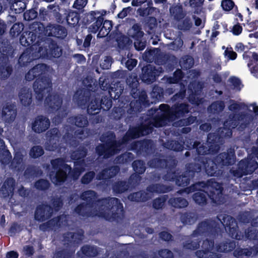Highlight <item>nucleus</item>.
Masks as SVG:
<instances>
[{
  "label": "nucleus",
  "mask_w": 258,
  "mask_h": 258,
  "mask_svg": "<svg viewBox=\"0 0 258 258\" xmlns=\"http://www.w3.org/2000/svg\"><path fill=\"white\" fill-rule=\"evenodd\" d=\"M230 120L224 123V127L219 128L214 133H209L207 136V145L210 146L212 152H218L220 144L224 138L231 137L232 129L237 127L238 131L242 132L247 130L248 132L252 131L255 127L254 116L248 113L242 112L229 115Z\"/></svg>",
  "instance_id": "nucleus-1"
},
{
  "label": "nucleus",
  "mask_w": 258,
  "mask_h": 258,
  "mask_svg": "<svg viewBox=\"0 0 258 258\" xmlns=\"http://www.w3.org/2000/svg\"><path fill=\"white\" fill-rule=\"evenodd\" d=\"M126 84L131 90L130 94L134 99L124 103L121 107H114L113 115L115 120L120 119L124 114V108L129 118H134L141 112L144 108L150 106L151 102L148 99L147 92L144 90L140 91L139 79L136 74H132L126 79Z\"/></svg>",
  "instance_id": "nucleus-2"
},
{
  "label": "nucleus",
  "mask_w": 258,
  "mask_h": 258,
  "mask_svg": "<svg viewBox=\"0 0 258 258\" xmlns=\"http://www.w3.org/2000/svg\"><path fill=\"white\" fill-rule=\"evenodd\" d=\"M97 192L92 190H88L83 192L80 198L86 202L85 204L90 209H96L98 212L111 213L112 220L118 218L119 215L123 212V207L119 199L116 198H102L97 199Z\"/></svg>",
  "instance_id": "nucleus-3"
},
{
  "label": "nucleus",
  "mask_w": 258,
  "mask_h": 258,
  "mask_svg": "<svg viewBox=\"0 0 258 258\" xmlns=\"http://www.w3.org/2000/svg\"><path fill=\"white\" fill-rule=\"evenodd\" d=\"M49 67L45 63H38L34 66L25 74L27 81H32L35 79L33 88L38 101H42L46 92L52 88V80L48 74Z\"/></svg>",
  "instance_id": "nucleus-4"
},
{
  "label": "nucleus",
  "mask_w": 258,
  "mask_h": 258,
  "mask_svg": "<svg viewBox=\"0 0 258 258\" xmlns=\"http://www.w3.org/2000/svg\"><path fill=\"white\" fill-rule=\"evenodd\" d=\"M30 35V43H35L39 52L40 51V57L48 59L57 58L62 53V49L57 43L51 39L45 37L44 30H42L38 35L36 32H29ZM29 39V38H28Z\"/></svg>",
  "instance_id": "nucleus-5"
},
{
  "label": "nucleus",
  "mask_w": 258,
  "mask_h": 258,
  "mask_svg": "<svg viewBox=\"0 0 258 258\" xmlns=\"http://www.w3.org/2000/svg\"><path fill=\"white\" fill-rule=\"evenodd\" d=\"M222 224L228 231L229 236L237 240H252L258 242V230L251 227L242 229L240 231L235 219L231 216L225 215L221 219L219 218Z\"/></svg>",
  "instance_id": "nucleus-6"
},
{
  "label": "nucleus",
  "mask_w": 258,
  "mask_h": 258,
  "mask_svg": "<svg viewBox=\"0 0 258 258\" xmlns=\"http://www.w3.org/2000/svg\"><path fill=\"white\" fill-rule=\"evenodd\" d=\"M99 144L95 148V151L98 157L108 159L120 153L123 145H126L120 140H116V135L113 132L108 131L102 135Z\"/></svg>",
  "instance_id": "nucleus-7"
},
{
  "label": "nucleus",
  "mask_w": 258,
  "mask_h": 258,
  "mask_svg": "<svg viewBox=\"0 0 258 258\" xmlns=\"http://www.w3.org/2000/svg\"><path fill=\"white\" fill-rule=\"evenodd\" d=\"M202 171V165L197 162L189 163L186 165V170L179 174L177 171L174 170L168 171L164 176L165 180L175 181L178 186L185 187L188 185L190 180L193 179L195 176L201 175Z\"/></svg>",
  "instance_id": "nucleus-8"
},
{
  "label": "nucleus",
  "mask_w": 258,
  "mask_h": 258,
  "mask_svg": "<svg viewBox=\"0 0 258 258\" xmlns=\"http://www.w3.org/2000/svg\"><path fill=\"white\" fill-rule=\"evenodd\" d=\"M207 188L208 197L211 201L215 204H221L223 203V188L222 185L213 178L208 180L206 182H198L188 187V192H194L202 190L201 188Z\"/></svg>",
  "instance_id": "nucleus-9"
},
{
  "label": "nucleus",
  "mask_w": 258,
  "mask_h": 258,
  "mask_svg": "<svg viewBox=\"0 0 258 258\" xmlns=\"http://www.w3.org/2000/svg\"><path fill=\"white\" fill-rule=\"evenodd\" d=\"M30 31L24 32L20 36V43L24 47H27L18 59V63L21 67H27L30 62L40 58V51H38L35 43L29 42V39L31 38L29 35Z\"/></svg>",
  "instance_id": "nucleus-10"
},
{
  "label": "nucleus",
  "mask_w": 258,
  "mask_h": 258,
  "mask_svg": "<svg viewBox=\"0 0 258 258\" xmlns=\"http://www.w3.org/2000/svg\"><path fill=\"white\" fill-rule=\"evenodd\" d=\"M106 14V11H103L101 13L99 11H91L88 13H86L82 16V23L84 25H90L88 27V31L93 33H96L99 30H100L98 34L99 35L103 29L106 30L105 25L108 24L109 27L108 29L112 27L111 21L105 20L104 21L103 16Z\"/></svg>",
  "instance_id": "nucleus-11"
},
{
  "label": "nucleus",
  "mask_w": 258,
  "mask_h": 258,
  "mask_svg": "<svg viewBox=\"0 0 258 258\" xmlns=\"http://www.w3.org/2000/svg\"><path fill=\"white\" fill-rule=\"evenodd\" d=\"M13 48L7 39L0 38V78L8 79L13 72L12 66L10 63L9 56H13Z\"/></svg>",
  "instance_id": "nucleus-12"
},
{
  "label": "nucleus",
  "mask_w": 258,
  "mask_h": 258,
  "mask_svg": "<svg viewBox=\"0 0 258 258\" xmlns=\"http://www.w3.org/2000/svg\"><path fill=\"white\" fill-rule=\"evenodd\" d=\"M34 29L29 32H36L37 35L44 30L45 37H53L59 39H63L68 34L67 29L58 24H49L45 27L41 23H37L33 24Z\"/></svg>",
  "instance_id": "nucleus-13"
},
{
  "label": "nucleus",
  "mask_w": 258,
  "mask_h": 258,
  "mask_svg": "<svg viewBox=\"0 0 258 258\" xmlns=\"http://www.w3.org/2000/svg\"><path fill=\"white\" fill-rule=\"evenodd\" d=\"M50 163L54 168L59 166H62V168L68 171L69 177L74 180H77L81 174L85 171L86 166V162L83 161H74V167H72L65 163V160L62 158H57L50 161Z\"/></svg>",
  "instance_id": "nucleus-14"
},
{
  "label": "nucleus",
  "mask_w": 258,
  "mask_h": 258,
  "mask_svg": "<svg viewBox=\"0 0 258 258\" xmlns=\"http://www.w3.org/2000/svg\"><path fill=\"white\" fill-rule=\"evenodd\" d=\"M249 48L242 42L236 43L235 50L239 53L244 52L242 56L243 59L248 61L247 66L251 74L256 78H258V54L256 52L249 51Z\"/></svg>",
  "instance_id": "nucleus-15"
},
{
  "label": "nucleus",
  "mask_w": 258,
  "mask_h": 258,
  "mask_svg": "<svg viewBox=\"0 0 258 258\" xmlns=\"http://www.w3.org/2000/svg\"><path fill=\"white\" fill-rule=\"evenodd\" d=\"M74 212L79 216L83 218L98 217L103 218L107 221L112 220V215L111 213L98 212L96 209H90L84 202L78 205L74 209Z\"/></svg>",
  "instance_id": "nucleus-16"
},
{
  "label": "nucleus",
  "mask_w": 258,
  "mask_h": 258,
  "mask_svg": "<svg viewBox=\"0 0 258 258\" xmlns=\"http://www.w3.org/2000/svg\"><path fill=\"white\" fill-rule=\"evenodd\" d=\"M218 233L217 227L215 223L210 220H205L200 222L191 235L193 237L198 236L214 237Z\"/></svg>",
  "instance_id": "nucleus-17"
},
{
  "label": "nucleus",
  "mask_w": 258,
  "mask_h": 258,
  "mask_svg": "<svg viewBox=\"0 0 258 258\" xmlns=\"http://www.w3.org/2000/svg\"><path fill=\"white\" fill-rule=\"evenodd\" d=\"M177 164V161L173 158L165 159L164 157L160 154L153 158L148 162V166L153 168L165 169L167 172L172 171Z\"/></svg>",
  "instance_id": "nucleus-18"
},
{
  "label": "nucleus",
  "mask_w": 258,
  "mask_h": 258,
  "mask_svg": "<svg viewBox=\"0 0 258 258\" xmlns=\"http://www.w3.org/2000/svg\"><path fill=\"white\" fill-rule=\"evenodd\" d=\"M153 141L151 139H144L135 141L130 145V149L136 152L137 155H150L154 150Z\"/></svg>",
  "instance_id": "nucleus-19"
},
{
  "label": "nucleus",
  "mask_w": 258,
  "mask_h": 258,
  "mask_svg": "<svg viewBox=\"0 0 258 258\" xmlns=\"http://www.w3.org/2000/svg\"><path fill=\"white\" fill-rule=\"evenodd\" d=\"M61 134L56 127L51 128L46 133L47 141L45 149L49 151H59L61 150Z\"/></svg>",
  "instance_id": "nucleus-20"
},
{
  "label": "nucleus",
  "mask_w": 258,
  "mask_h": 258,
  "mask_svg": "<svg viewBox=\"0 0 258 258\" xmlns=\"http://www.w3.org/2000/svg\"><path fill=\"white\" fill-rule=\"evenodd\" d=\"M214 239L204 240L202 245V249L198 250L195 254L198 258H221V254L212 250L214 248Z\"/></svg>",
  "instance_id": "nucleus-21"
},
{
  "label": "nucleus",
  "mask_w": 258,
  "mask_h": 258,
  "mask_svg": "<svg viewBox=\"0 0 258 258\" xmlns=\"http://www.w3.org/2000/svg\"><path fill=\"white\" fill-rule=\"evenodd\" d=\"M198 163L201 164L202 169L203 168L206 174L209 176H218L221 170L218 169V164L214 159L204 157H199Z\"/></svg>",
  "instance_id": "nucleus-22"
},
{
  "label": "nucleus",
  "mask_w": 258,
  "mask_h": 258,
  "mask_svg": "<svg viewBox=\"0 0 258 258\" xmlns=\"http://www.w3.org/2000/svg\"><path fill=\"white\" fill-rule=\"evenodd\" d=\"M67 222L66 217L62 215H58L39 225V229L43 232L55 231L61 228Z\"/></svg>",
  "instance_id": "nucleus-23"
},
{
  "label": "nucleus",
  "mask_w": 258,
  "mask_h": 258,
  "mask_svg": "<svg viewBox=\"0 0 258 258\" xmlns=\"http://www.w3.org/2000/svg\"><path fill=\"white\" fill-rule=\"evenodd\" d=\"M190 105L186 102H176L171 106V122L185 117L190 112Z\"/></svg>",
  "instance_id": "nucleus-24"
},
{
  "label": "nucleus",
  "mask_w": 258,
  "mask_h": 258,
  "mask_svg": "<svg viewBox=\"0 0 258 258\" xmlns=\"http://www.w3.org/2000/svg\"><path fill=\"white\" fill-rule=\"evenodd\" d=\"M202 86L200 82H191L187 87L188 97L187 99L188 102L192 105H198L200 103V99L199 96L200 95Z\"/></svg>",
  "instance_id": "nucleus-25"
},
{
  "label": "nucleus",
  "mask_w": 258,
  "mask_h": 258,
  "mask_svg": "<svg viewBox=\"0 0 258 258\" xmlns=\"http://www.w3.org/2000/svg\"><path fill=\"white\" fill-rule=\"evenodd\" d=\"M215 160L219 165L222 166L233 165L236 161L234 150L230 148L227 149L226 152L219 154L215 157Z\"/></svg>",
  "instance_id": "nucleus-26"
},
{
  "label": "nucleus",
  "mask_w": 258,
  "mask_h": 258,
  "mask_svg": "<svg viewBox=\"0 0 258 258\" xmlns=\"http://www.w3.org/2000/svg\"><path fill=\"white\" fill-rule=\"evenodd\" d=\"M53 209L47 204L38 205L34 213V218L38 222H43L50 218L52 215Z\"/></svg>",
  "instance_id": "nucleus-27"
},
{
  "label": "nucleus",
  "mask_w": 258,
  "mask_h": 258,
  "mask_svg": "<svg viewBox=\"0 0 258 258\" xmlns=\"http://www.w3.org/2000/svg\"><path fill=\"white\" fill-rule=\"evenodd\" d=\"M158 73L155 66L148 64L142 68L140 78L142 82L151 84L156 81Z\"/></svg>",
  "instance_id": "nucleus-28"
},
{
  "label": "nucleus",
  "mask_w": 258,
  "mask_h": 258,
  "mask_svg": "<svg viewBox=\"0 0 258 258\" xmlns=\"http://www.w3.org/2000/svg\"><path fill=\"white\" fill-rule=\"evenodd\" d=\"M158 111V109L151 108L148 110V113L150 117L148 118L150 122L151 123L153 128L162 127L166 125L168 122H171L170 118L164 115L159 114L157 113L154 115Z\"/></svg>",
  "instance_id": "nucleus-29"
},
{
  "label": "nucleus",
  "mask_w": 258,
  "mask_h": 258,
  "mask_svg": "<svg viewBox=\"0 0 258 258\" xmlns=\"http://www.w3.org/2000/svg\"><path fill=\"white\" fill-rule=\"evenodd\" d=\"M258 255V242L252 246L242 248L238 246L234 249L233 255L236 258H249Z\"/></svg>",
  "instance_id": "nucleus-30"
},
{
  "label": "nucleus",
  "mask_w": 258,
  "mask_h": 258,
  "mask_svg": "<svg viewBox=\"0 0 258 258\" xmlns=\"http://www.w3.org/2000/svg\"><path fill=\"white\" fill-rule=\"evenodd\" d=\"M54 171H51L49 172V176L52 182L55 184L61 185L69 177L66 170L62 168V166H59L56 168H54L51 165Z\"/></svg>",
  "instance_id": "nucleus-31"
},
{
  "label": "nucleus",
  "mask_w": 258,
  "mask_h": 258,
  "mask_svg": "<svg viewBox=\"0 0 258 258\" xmlns=\"http://www.w3.org/2000/svg\"><path fill=\"white\" fill-rule=\"evenodd\" d=\"M62 104V98L57 94L48 95L44 101L45 106L48 107L49 110L53 113L58 111Z\"/></svg>",
  "instance_id": "nucleus-32"
},
{
  "label": "nucleus",
  "mask_w": 258,
  "mask_h": 258,
  "mask_svg": "<svg viewBox=\"0 0 258 258\" xmlns=\"http://www.w3.org/2000/svg\"><path fill=\"white\" fill-rule=\"evenodd\" d=\"M50 122L49 118L42 115H38L35 118L32 124V128L36 133L45 132L50 126Z\"/></svg>",
  "instance_id": "nucleus-33"
},
{
  "label": "nucleus",
  "mask_w": 258,
  "mask_h": 258,
  "mask_svg": "<svg viewBox=\"0 0 258 258\" xmlns=\"http://www.w3.org/2000/svg\"><path fill=\"white\" fill-rule=\"evenodd\" d=\"M91 96L90 92L83 89L77 90L73 96L74 101L78 106L85 108L87 103L90 101Z\"/></svg>",
  "instance_id": "nucleus-34"
},
{
  "label": "nucleus",
  "mask_w": 258,
  "mask_h": 258,
  "mask_svg": "<svg viewBox=\"0 0 258 258\" xmlns=\"http://www.w3.org/2000/svg\"><path fill=\"white\" fill-rule=\"evenodd\" d=\"M15 106L11 103H7L3 106L2 117L6 123H11L15 119L17 111Z\"/></svg>",
  "instance_id": "nucleus-35"
},
{
  "label": "nucleus",
  "mask_w": 258,
  "mask_h": 258,
  "mask_svg": "<svg viewBox=\"0 0 258 258\" xmlns=\"http://www.w3.org/2000/svg\"><path fill=\"white\" fill-rule=\"evenodd\" d=\"M238 163L246 175L253 173L258 168V163L253 158H244L240 160Z\"/></svg>",
  "instance_id": "nucleus-36"
},
{
  "label": "nucleus",
  "mask_w": 258,
  "mask_h": 258,
  "mask_svg": "<svg viewBox=\"0 0 258 258\" xmlns=\"http://www.w3.org/2000/svg\"><path fill=\"white\" fill-rule=\"evenodd\" d=\"M197 117L191 115L187 118L180 119L174 122V125L176 127H182L180 132L183 134H186L190 133L191 131L190 127L187 126L190 125L196 121Z\"/></svg>",
  "instance_id": "nucleus-37"
},
{
  "label": "nucleus",
  "mask_w": 258,
  "mask_h": 258,
  "mask_svg": "<svg viewBox=\"0 0 258 258\" xmlns=\"http://www.w3.org/2000/svg\"><path fill=\"white\" fill-rule=\"evenodd\" d=\"M236 247V242L227 239L216 244L215 250L219 253H228L234 251Z\"/></svg>",
  "instance_id": "nucleus-38"
},
{
  "label": "nucleus",
  "mask_w": 258,
  "mask_h": 258,
  "mask_svg": "<svg viewBox=\"0 0 258 258\" xmlns=\"http://www.w3.org/2000/svg\"><path fill=\"white\" fill-rule=\"evenodd\" d=\"M119 171L117 166H111L103 169L97 175L98 180H109L117 175Z\"/></svg>",
  "instance_id": "nucleus-39"
},
{
  "label": "nucleus",
  "mask_w": 258,
  "mask_h": 258,
  "mask_svg": "<svg viewBox=\"0 0 258 258\" xmlns=\"http://www.w3.org/2000/svg\"><path fill=\"white\" fill-rule=\"evenodd\" d=\"M16 185V181L13 177H8L4 181L1 188V192L5 198L13 195Z\"/></svg>",
  "instance_id": "nucleus-40"
},
{
  "label": "nucleus",
  "mask_w": 258,
  "mask_h": 258,
  "mask_svg": "<svg viewBox=\"0 0 258 258\" xmlns=\"http://www.w3.org/2000/svg\"><path fill=\"white\" fill-rule=\"evenodd\" d=\"M68 121L71 124L79 128L87 127L89 124L87 116L81 114L69 117Z\"/></svg>",
  "instance_id": "nucleus-41"
},
{
  "label": "nucleus",
  "mask_w": 258,
  "mask_h": 258,
  "mask_svg": "<svg viewBox=\"0 0 258 258\" xmlns=\"http://www.w3.org/2000/svg\"><path fill=\"white\" fill-rule=\"evenodd\" d=\"M138 125L130 126L127 131L122 136V141L127 145L132 140L141 137Z\"/></svg>",
  "instance_id": "nucleus-42"
},
{
  "label": "nucleus",
  "mask_w": 258,
  "mask_h": 258,
  "mask_svg": "<svg viewBox=\"0 0 258 258\" xmlns=\"http://www.w3.org/2000/svg\"><path fill=\"white\" fill-rule=\"evenodd\" d=\"M173 189L171 185H166L162 183H154L149 185L146 190L151 194H164L170 192Z\"/></svg>",
  "instance_id": "nucleus-43"
},
{
  "label": "nucleus",
  "mask_w": 258,
  "mask_h": 258,
  "mask_svg": "<svg viewBox=\"0 0 258 258\" xmlns=\"http://www.w3.org/2000/svg\"><path fill=\"white\" fill-rule=\"evenodd\" d=\"M86 108H87V113L90 115L98 113L102 108L100 98L95 97L94 98H91L87 103Z\"/></svg>",
  "instance_id": "nucleus-44"
},
{
  "label": "nucleus",
  "mask_w": 258,
  "mask_h": 258,
  "mask_svg": "<svg viewBox=\"0 0 258 258\" xmlns=\"http://www.w3.org/2000/svg\"><path fill=\"white\" fill-rule=\"evenodd\" d=\"M19 97L22 105L25 107L29 106L32 101V93L26 87L22 88L19 93Z\"/></svg>",
  "instance_id": "nucleus-45"
},
{
  "label": "nucleus",
  "mask_w": 258,
  "mask_h": 258,
  "mask_svg": "<svg viewBox=\"0 0 258 258\" xmlns=\"http://www.w3.org/2000/svg\"><path fill=\"white\" fill-rule=\"evenodd\" d=\"M64 241L69 243L78 244L80 243L84 237V231L81 230L78 232H68L63 234Z\"/></svg>",
  "instance_id": "nucleus-46"
},
{
  "label": "nucleus",
  "mask_w": 258,
  "mask_h": 258,
  "mask_svg": "<svg viewBox=\"0 0 258 258\" xmlns=\"http://www.w3.org/2000/svg\"><path fill=\"white\" fill-rule=\"evenodd\" d=\"M8 7L10 8L12 13L15 14H19L23 13L26 8V3L24 0H17L9 6L4 4L5 9H7Z\"/></svg>",
  "instance_id": "nucleus-47"
},
{
  "label": "nucleus",
  "mask_w": 258,
  "mask_h": 258,
  "mask_svg": "<svg viewBox=\"0 0 258 258\" xmlns=\"http://www.w3.org/2000/svg\"><path fill=\"white\" fill-rule=\"evenodd\" d=\"M150 198L149 194L143 190L132 193L128 197L131 201L136 202H145Z\"/></svg>",
  "instance_id": "nucleus-48"
},
{
  "label": "nucleus",
  "mask_w": 258,
  "mask_h": 258,
  "mask_svg": "<svg viewBox=\"0 0 258 258\" xmlns=\"http://www.w3.org/2000/svg\"><path fill=\"white\" fill-rule=\"evenodd\" d=\"M88 153V149L83 145L80 146L71 155V159L74 161H83L85 162V157Z\"/></svg>",
  "instance_id": "nucleus-49"
},
{
  "label": "nucleus",
  "mask_w": 258,
  "mask_h": 258,
  "mask_svg": "<svg viewBox=\"0 0 258 258\" xmlns=\"http://www.w3.org/2000/svg\"><path fill=\"white\" fill-rule=\"evenodd\" d=\"M163 146L165 148L175 152L182 151L184 149V141L170 140L164 143Z\"/></svg>",
  "instance_id": "nucleus-50"
},
{
  "label": "nucleus",
  "mask_w": 258,
  "mask_h": 258,
  "mask_svg": "<svg viewBox=\"0 0 258 258\" xmlns=\"http://www.w3.org/2000/svg\"><path fill=\"white\" fill-rule=\"evenodd\" d=\"M128 36L133 39H142L144 35L139 23H135L127 32Z\"/></svg>",
  "instance_id": "nucleus-51"
},
{
  "label": "nucleus",
  "mask_w": 258,
  "mask_h": 258,
  "mask_svg": "<svg viewBox=\"0 0 258 258\" xmlns=\"http://www.w3.org/2000/svg\"><path fill=\"white\" fill-rule=\"evenodd\" d=\"M79 12L70 10L66 14V21L69 26L71 27H75L77 26L80 19V15Z\"/></svg>",
  "instance_id": "nucleus-52"
},
{
  "label": "nucleus",
  "mask_w": 258,
  "mask_h": 258,
  "mask_svg": "<svg viewBox=\"0 0 258 258\" xmlns=\"http://www.w3.org/2000/svg\"><path fill=\"white\" fill-rule=\"evenodd\" d=\"M192 195V199L195 203L201 206H205L207 204V196L208 192H205L204 190H197Z\"/></svg>",
  "instance_id": "nucleus-53"
},
{
  "label": "nucleus",
  "mask_w": 258,
  "mask_h": 258,
  "mask_svg": "<svg viewBox=\"0 0 258 258\" xmlns=\"http://www.w3.org/2000/svg\"><path fill=\"white\" fill-rule=\"evenodd\" d=\"M157 25V21L155 17L148 16L145 18L144 27L146 31L149 34H151L155 32Z\"/></svg>",
  "instance_id": "nucleus-54"
},
{
  "label": "nucleus",
  "mask_w": 258,
  "mask_h": 258,
  "mask_svg": "<svg viewBox=\"0 0 258 258\" xmlns=\"http://www.w3.org/2000/svg\"><path fill=\"white\" fill-rule=\"evenodd\" d=\"M168 202L170 206L177 209L184 208L188 205V201L182 197L171 198Z\"/></svg>",
  "instance_id": "nucleus-55"
},
{
  "label": "nucleus",
  "mask_w": 258,
  "mask_h": 258,
  "mask_svg": "<svg viewBox=\"0 0 258 258\" xmlns=\"http://www.w3.org/2000/svg\"><path fill=\"white\" fill-rule=\"evenodd\" d=\"M198 216L196 213L191 212H186L182 213L180 219L184 225H191L197 220Z\"/></svg>",
  "instance_id": "nucleus-56"
},
{
  "label": "nucleus",
  "mask_w": 258,
  "mask_h": 258,
  "mask_svg": "<svg viewBox=\"0 0 258 258\" xmlns=\"http://www.w3.org/2000/svg\"><path fill=\"white\" fill-rule=\"evenodd\" d=\"M82 253L87 257H94L98 254V247L94 245H84L81 248Z\"/></svg>",
  "instance_id": "nucleus-57"
},
{
  "label": "nucleus",
  "mask_w": 258,
  "mask_h": 258,
  "mask_svg": "<svg viewBox=\"0 0 258 258\" xmlns=\"http://www.w3.org/2000/svg\"><path fill=\"white\" fill-rule=\"evenodd\" d=\"M134 158L133 153L126 152L116 157L114 162L118 164H128L134 160Z\"/></svg>",
  "instance_id": "nucleus-58"
},
{
  "label": "nucleus",
  "mask_w": 258,
  "mask_h": 258,
  "mask_svg": "<svg viewBox=\"0 0 258 258\" xmlns=\"http://www.w3.org/2000/svg\"><path fill=\"white\" fill-rule=\"evenodd\" d=\"M112 188L114 193L120 194L127 191L129 187L127 181L117 180L113 183Z\"/></svg>",
  "instance_id": "nucleus-59"
},
{
  "label": "nucleus",
  "mask_w": 258,
  "mask_h": 258,
  "mask_svg": "<svg viewBox=\"0 0 258 258\" xmlns=\"http://www.w3.org/2000/svg\"><path fill=\"white\" fill-rule=\"evenodd\" d=\"M42 174V170L34 166L27 167L24 172V175L27 179L37 177Z\"/></svg>",
  "instance_id": "nucleus-60"
},
{
  "label": "nucleus",
  "mask_w": 258,
  "mask_h": 258,
  "mask_svg": "<svg viewBox=\"0 0 258 258\" xmlns=\"http://www.w3.org/2000/svg\"><path fill=\"white\" fill-rule=\"evenodd\" d=\"M142 137L151 134L154 130L151 123L148 118L145 120L144 122H141L138 125Z\"/></svg>",
  "instance_id": "nucleus-61"
},
{
  "label": "nucleus",
  "mask_w": 258,
  "mask_h": 258,
  "mask_svg": "<svg viewBox=\"0 0 258 258\" xmlns=\"http://www.w3.org/2000/svg\"><path fill=\"white\" fill-rule=\"evenodd\" d=\"M147 5L148 6L147 8H141L138 9V12L140 16H148L149 15H152L154 12H156V11L158 10L157 8L152 7L153 5L152 0H149L147 2Z\"/></svg>",
  "instance_id": "nucleus-62"
},
{
  "label": "nucleus",
  "mask_w": 258,
  "mask_h": 258,
  "mask_svg": "<svg viewBox=\"0 0 258 258\" xmlns=\"http://www.w3.org/2000/svg\"><path fill=\"white\" fill-rule=\"evenodd\" d=\"M168 199V196L164 195L154 199L152 201V207L157 210L162 209Z\"/></svg>",
  "instance_id": "nucleus-63"
},
{
  "label": "nucleus",
  "mask_w": 258,
  "mask_h": 258,
  "mask_svg": "<svg viewBox=\"0 0 258 258\" xmlns=\"http://www.w3.org/2000/svg\"><path fill=\"white\" fill-rule=\"evenodd\" d=\"M132 167L135 173L139 175L143 174L146 171L145 162L142 160H136L132 163Z\"/></svg>",
  "instance_id": "nucleus-64"
}]
</instances>
